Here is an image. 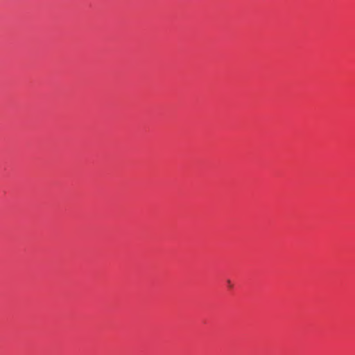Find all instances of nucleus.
I'll return each mask as SVG.
<instances>
[{
  "instance_id": "nucleus-1",
  "label": "nucleus",
  "mask_w": 355,
  "mask_h": 355,
  "mask_svg": "<svg viewBox=\"0 0 355 355\" xmlns=\"http://www.w3.org/2000/svg\"><path fill=\"white\" fill-rule=\"evenodd\" d=\"M227 286H228L229 287H233V286H235L234 284H232V283L231 282V281H230V280H227Z\"/></svg>"
}]
</instances>
